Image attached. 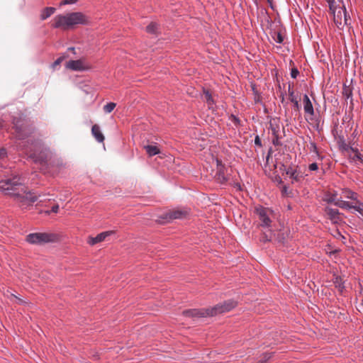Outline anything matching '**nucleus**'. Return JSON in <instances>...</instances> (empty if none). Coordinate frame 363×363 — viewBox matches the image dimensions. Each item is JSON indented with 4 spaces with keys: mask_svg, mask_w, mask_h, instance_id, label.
<instances>
[{
    "mask_svg": "<svg viewBox=\"0 0 363 363\" xmlns=\"http://www.w3.org/2000/svg\"><path fill=\"white\" fill-rule=\"evenodd\" d=\"M337 200H339L337 199V196L335 194H332L328 196V198L326 199L328 203H334L335 205V202H337Z\"/></svg>",
    "mask_w": 363,
    "mask_h": 363,
    "instance_id": "cd10ccee",
    "label": "nucleus"
},
{
    "mask_svg": "<svg viewBox=\"0 0 363 363\" xmlns=\"http://www.w3.org/2000/svg\"><path fill=\"white\" fill-rule=\"evenodd\" d=\"M271 358V355L268 354H265L262 359H260L257 363H267V361Z\"/></svg>",
    "mask_w": 363,
    "mask_h": 363,
    "instance_id": "7c9ffc66",
    "label": "nucleus"
},
{
    "mask_svg": "<svg viewBox=\"0 0 363 363\" xmlns=\"http://www.w3.org/2000/svg\"><path fill=\"white\" fill-rule=\"evenodd\" d=\"M236 306L237 303L235 301L233 300H228L209 308L186 310L183 311V315L186 317L191 318L213 316L228 312L234 308Z\"/></svg>",
    "mask_w": 363,
    "mask_h": 363,
    "instance_id": "7ed1b4c3",
    "label": "nucleus"
},
{
    "mask_svg": "<svg viewBox=\"0 0 363 363\" xmlns=\"http://www.w3.org/2000/svg\"><path fill=\"white\" fill-rule=\"evenodd\" d=\"M13 127L15 128L16 137L19 140H23L28 137L31 133L30 130L25 125L21 120H18L13 122Z\"/></svg>",
    "mask_w": 363,
    "mask_h": 363,
    "instance_id": "0eeeda50",
    "label": "nucleus"
},
{
    "mask_svg": "<svg viewBox=\"0 0 363 363\" xmlns=\"http://www.w3.org/2000/svg\"><path fill=\"white\" fill-rule=\"evenodd\" d=\"M62 60H63L62 57L58 58L57 60L55 61L53 65L54 66L59 65L61 63V62L62 61Z\"/></svg>",
    "mask_w": 363,
    "mask_h": 363,
    "instance_id": "e433bc0d",
    "label": "nucleus"
},
{
    "mask_svg": "<svg viewBox=\"0 0 363 363\" xmlns=\"http://www.w3.org/2000/svg\"><path fill=\"white\" fill-rule=\"evenodd\" d=\"M340 9L343 15V25H347L349 23L348 21L350 20V16L347 15L345 6H342L340 7Z\"/></svg>",
    "mask_w": 363,
    "mask_h": 363,
    "instance_id": "a878e982",
    "label": "nucleus"
},
{
    "mask_svg": "<svg viewBox=\"0 0 363 363\" xmlns=\"http://www.w3.org/2000/svg\"><path fill=\"white\" fill-rule=\"evenodd\" d=\"M113 234H115L114 230L102 232L98 234L96 237H89L87 240V243L89 244L90 245H94L99 242L106 240L108 237Z\"/></svg>",
    "mask_w": 363,
    "mask_h": 363,
    "instance_id": "9b49d317",
    "label": "nucleus"
},
{
    "mask_svg": "<svg viewBox=\"0 0 363 363\" xmlns=\"http://www.w3.org/2000/svg\"><path fill=\"white\" fill-rule=\"evenodd\" d=\"M4 126V121L0 119V128H2Z\"/></svg>",
    "mask_w": 363,
    "mask_h": 363,
    "instance_id": "a19ab883",
    "label": "nucleus"
},
{
    "mask_svg": "<svg viewBox=\"0 0 363 363\" xmlns=\"http://www.w3.org/2000/svg\"><path fill=\"white\" fill-rule=\"evenodd\" d=\"M303 109H304L305 113L309 116H313L314 115L313 106V104H312L309 97L308 96V95L305 94L303 96Z\"/></svg>",
    "mask_w": 363,
    "mask_h": 363,
    "instance_id": "dca6fc26",
    "label": "nucleus"
},
{
    "mask_svg": "<svg viewBox=\"0 0 363 363\" xmlns=\"http://www.w3.org/2000/svg\"><path fill=\"white\" fill-rule=\"evenodd\" d=\"M6 154L5 149H0V157H4Z\"/></svg>",
    "mask_w": 363,
    "mask_h": 363,
    "instance_id": "4c0bfd02",
    "label": "nucleus"
},
{
    "mask_svg": "<svg viewBox=\"0 0 363 363\" xmlns=\"http://www.w3.org/2000/svg\"><path fill=\"white\" fill-rule=\"evenodd\" d=\"M284 96H282V97H281V102L283 103V102H284Z\"/></svg>",
    "mask_w": 363,
    "mask_h": 363,
    "instance_id": "c03bdc74",
    "label": "nucleus"
},
{
    "mask_svg": "<svg viewBox=\"0 0 363 363\" xmlns=\"http://www.w3.org/2000/svg\"><path fill=\"white\" fill-rule=\"evenodd\" d=\"M325 213L328 218L333 223H337L340 221V213L337 209L326 207L325 208Z\"/></svg>",
    "mask_w": 363,
    "mask_h": 363,
    "instance_id": "4468645a",
    "label": "nucleus"
},
{
    "mask_svg": "<svg viewBox=\"0 0 363 363\" xmlns=\"http://www.w3.org/2000/svg\"><path fill=\"white\" fill-rule=\"evenodd\" d=\"M333 13H334V21H335V24L337 26V27L342 26L343 25V22H342L343 15H342L340 8L339 9V11L337 12V13H335V11H334Z\"/></svg>",
    "mask_w": 363,
    "mask_h": 363,
    "instance_id": "412c9836",
    "label": "nucleus"
},
{
    "mask_svg": "<svg viewBox=\"0 0 363 363\" xmlns=\"http://www.w3.org/2000/svg\"><path fill=\"white\" fill-rule=\"evenodd\" d=\"M116 103L110 102V103H108L107 104H106L104 106L103 109L105 113H110L111 112L113 111V110L116 108Z\"/></svg>",
    "mask_w": 363,
    "mask_h": 363,
    "instance_id": "b1692460",
    "label": "nucleus"
},
{
    "mask_svg": "<svg viewBox=\"0 0 363 363\" xmlns=\"http://www.w3.org/2000/svg\"><path fill=\"white\" fill-rule=\"evenodd\" d=\"M58 210H59V206L55 205L52 207L51 211L53 213H57Z\"/></svg>",
    "mask_w": 363,
    "mask_h": 363,
    "instance_id": "f704fd0d",
    "label": "nucleus"
},
{
    "mask_svg": "<svg viewBox=\"0 0 363 363\" xmlns=\"http://www.w3.org/2000/svg\"><path fill=\"white\" fill-rule=\"evenodd\" d=\"M255 143L256 145H261L260 139L259 138L258 136H257L255 138Z\"/></svg>",
    "mask_w": 363,
    "mask_h": 363,
    "instance_id": "58836bf2",
    "label": "nucleus"
},
{
    "mask_svg": "<svg viewBox=\"0 0 363 363\" xmlns=\"http://www.w3.org/2000/svg\"><path fill=\"white\" fill-rule=\"evenodd\" d=\"M355 154L354 156V160H357L362 162H363V157L361 154L358 152V150L354 151Z\"/></svg>",
    "mask_w": 363,
    "mask_h": 363,
    "instance_id": "c756f323",
    "label": "nucleus"
},
{
    "mask_svg": "<svg viewBox=\"0 0 363 363\" xmlns=\"http://www.w3.org/2000/svg\"><path fill=\"white\" fill-rule=\"evenodd\" d=\"M334 284L336 288H338L340 291H342L344 289L343 281L341 277H335L333 280Z\"/></svg>",
    "mask_w": 363,
    "mask_h": 363,
    "instance_id": "5701e85b",
    "label": "nucleus"
},
{
    "mask_svg": "<svg viewBox=\"0 0 363 363\" xmlns=\"http://www.w3.org/2000/svg\"><path fill=\"white\" fill-rule=\"evenodd\" d=\"M143 148L145 150L149 157H152L160 152L159 147L154 145H144Z\"/></svg>",
    "mask_w": 363,
    "mask_h": 363,
    "instance_id": "a211bd4d",
    "label": "nucleus"
},
{
    "mask_svg": "<svg viewBox=\"0 0 363 363\" xmlns=\"http://www.w3.org/2000/svg\"><path fill=\"white\" fill-rule=\"evenodd\" d=\"M0 190L13 197L22 209L32 206L38 199V196L28 191L18 177L0 182Z\"/></svg>",
    "mask_w": 363,
    "mask_h": 363,
    "instance_id": "f257e3e1",
    "label": "nucleus"
},
{
    "mask_svg": "<svg viewBox=\"0 0 363 363\" xmlns=\"http://www.w3.org/2000/svg\"><path fill=\"white\" fill-rule=\"evenodd\" d=\"M158 29V25L155 23L152 22L146 27V31L151 34H155L157 33Z\"/></svg>",
    "mask_w": 363,
    "mask_h": 363,
    "instance_id": "4be33fe9",
    "label": "nucleus"
},
{
    "mask_svg": "<svg viewBox=\"0 0 363 363\" xmlns=\"http://www.w3.org/2000/svg\"><path fill=\"white\" fill-rule=\"evenodd\" d=\"M289 99L294 104L295 111H299L301 106L299 104L300 97L298 94H295L292 86L289 84L288 87Z\"/></svg>",
    "mask_w": 363,
    "mask_h": 363,
    "instance_id": "ddd939ff",
    "label": "nucleus"
},
{
    "mask_svg": "<svg viewBox=\"0 0 363 363\" xmlns=\"http://www.w3.org/2000/svg\"><path fill=\"white\" fill-rule=\"evenodd\" d=\"M309 149L311 152H317V147L315 143L311 142L309 144Z\"/></svg>",
    "mask_w": 363,
    "mask_h": 363,
    "instance_id": "2f4dec72",
    "label": "nucleus"
},
{
    "mask_svg": "<svg viewBox=\"0 0 363 363\" xmlns=\"http://www.w3.org/2000/svg\"><path fill=\"white\" fill-rule=\"evenodd\" d=\"M203 94L205 100L206 101L208 106L213 105L214 104V101L210 92L208 91H204Z\"/></svg>",
    "mask_w": 363,
    "mask_h": 363,
    "instance_id": "393cba45",
    "label": "nucleus"
},
{
    "mask_svg": "<svg viewBox=\"0 0 363 363\" xmlns=\"http://www.w3.org/2000/svg\"><path fill=\"white\" fill-rule=\"evenodd\" d=\"M26 152L35 162L45 163L50 157V150L43 146L41 140L32 141L30 146L27 147Z\"/></svg>",
    "mask_w": 363,
    "mask_h": 363,
    "instance_id": "20e7f679",
    "label": "nucleus"
},
{
    "mask_svg": "<svg viewBox=\"0 0 363 363\" xmlns=\"http://www.w3.org/2000/svg\"><path fill=\"white\" fill-rule=\"evenodd\" d=\"M298 73L299 72L297 69H296V68L292 69L291 72V76L292 78L296 79L297 77Z\"/></svg>",
    "mask_w": 363,
    "mask_h": 363,
    "instance_id": "473e14b6",
    "label": "nucleus"
},
{
    "mask_svg": "<svg viewBox=\"0 0 363 363\" xmlns=\"http://www.w3.org/2000/svg\"><path fill=\"white\" fill-rule=\"evenodd\" d=\"M274 41L277 43H282L284 41V38L280 33H274V36H273Z\"/></svg>",
    "mask_w": 363,
    "mask_h": 363,
    "instance_id": "bb28decb",
    "label": "nucleus"
},
{
    "mask_svg": "<svg viewBox=\"0 0 363 363\" xmlns=\"http://www.w3.org/2000/svg\"><path fill=\"white\" fill-rule=\"evenodd\" d=\"M91 133L99 143H103L104 141V135L101 133L100 127L98 125L95 124L92 126Z\"/></svg>",
    "mask_w": 363,
    "mask_h": 363,
    "instance_id": "f3484780",
    "label": "nucleus"
},
{
    "mask_svg": "<svg viewBox=\"0 0 363 363\" xmlns=\"http://www.w3.org/2000/svg\"><path fill=\"white\" fill-rule=\"evenodd\" d=\"M271 239H272V237H271V236L269 237V238H267V236L266 235V236H264V237L263 238V241H264V242H265V241H267V240H270Z\"/></svg>",
    "mask_w": 363,
    "mask_h": 363,
    "instance_id": "ea45409f",
    "label": "nucleus"
},
{
    "mask_svg": "<svg viewBox=\"0 0 363 363\" xmlns=\"http://www.w3.org/2000/svg\"><path fill=\"white\" fill-rule=\"evenodd\" d=\"M77 1L78 0H62L60 3V6L67 5V4H76L77 2Z\"/></svg>",
    "mask_w": 363,
    "mask_h": 363,
    "instance_id": "c85d7f7f",
    "label": "nucleus"
},
{
    "mask_svg": "<svg viewBox=\"0 0 363 363\" xmlns=\"http://www.w3.org/2000/svg\"><path fill=\"white\" fill-rule=\"evenodd\" d=\"M357 203H358V206H353L351 205L348 201H345L341 199L337 200V202H335V206L342 208V209H350V208H354L355 211H358L361 214L363 213V203L359 202L357 201Z\"/></svg>",
    "mask_w": 363,
    "mask_h": 363,
    "instance_id": "f8f14e48",
    "label": "nucleus"
},
{
    "mask_svg": "<svg viewBox=\"0 0 363 363\" xmlns=\"http://www.w3.org/2000/svg\"><path fill=\"white\" fill-rule=\"evenodd\" d=\"M256 211L259 216V219L262 222V225L269 226L271 223L270 215H272V211L269 208L263 207L258 208Z\"/></svg>",
    "mask_w": 363,
    "mask_h": 363,
    "instance_id": "9d476101",
    "label": "nucleus"
},
{
    "mask_svg": "<svg viewBox=\"0 0 363 363\" xmlns=\"http://www.w3.org/2000/svg\"><path fill=\"white\" fill-rule=\"evenodd\" d=\"M189 214V211L186 208H174L168 211L167 212L163 213L160 216V219L164 220H160V222L162 223H169L175 219H183L187 217Z\"/></svg>",
    "mask_w": 363,
    "mask_h": 363,
    "instance_id": "423d86ee",
    "label": "nucleus"
},
{
    "mask_svg": "<svg viewBox=\"0 0 363 363\" xmlns=\"http://www.w3.org/2000/svg\"><path fill=\"white\" fill-rule=\"evenodd\" d=\"M284 168L285 174L291 179L292 184L301 182L304 177L303 174L291 167H286L284 165L281 166Z\"/></svg>",
    "mask_w": 363,
    "mask_h": 363,
    "instance_id": "6e6552de",
    "label": "nucleus"
},
{
    "mask_svg": "<svg viewBox=\"0 0 363 363\" xmlns=\"http://www.w3.org/2000/svg\"><path fill=\"white\" fill-rule=\"evenodd\" d=\"M55 11V9L54 7H46L45 8L40 14V18L42 20H45L49 18L51 15H52Z\"/></svg>",
    "mask_w": 363,
    "mask_h": 363,
    "instance_id": "6ab92c4d",
    "label": "nucleus"
},
{
    "mask_svg": "<svg viewBox=\"0 0 363 363\" xmlns=\"http://www.w3.org/2000/svg\"><path fill=\"white\" fill-rule=\"evenodd\" d=\"M66 67L73 71H84L90 68V67L86 64L84 59L69 60L66 63Z\"/></svg>",
    "mask_w": 363,
    "mask_h": 363,
    "instance_id": "1a4fd4ad",
    "label": "nucleus"
},
{
    "mask_svg": "<svg viewBox=\"0 0 363 363\" xmlns=\"http://www.w3.org/2000/svg\"><path fill=\"white\" fill-rule=\"evenodd\" d=\"M342 196L346 199H350L355 201L357 199V194L348 189H342Z\"/></svg>",
    "mask_w": 363,
    "mask_h": 363,
    "instance_id": "aec40b11",
    "label": "nucleus"
},
{
    "mask_svg": "<svg viewBox=\"0 0 363 363\" xmlns=\"http://www.w3.org/2000/svg\"><path fill=\"white\" fill-rule=\"evenodd\" d=\"M268 2H271V0H267Z\"/></svg>",
    "mask_w": 363,
    "mask_h": 363,
    "instance_id": "a18cd8bd",
    "label": "nucleus"
},
{
    "mask_svg": "<svg viewBox=\"0 0 363 363\" xmlns=\"http://www.w3.org/2000/svg\"><path fill=\"white\" fill-rule=\"evenodd\" d=\"M311 171H315L318 169V164L316 163H312L308 167Z\"/></svg>",
    "mask_w": 363,
    "mask_h": 363,
    "instance_id": "72a5a7b5",
    "label": "nucleus"
},
{
    "mask_svg": "<svg viewBox=\"0 0 363 363\" xmlns=\"http://www.w3.org/2000/svg\"><path fill=\"white\" fill-rule=\"evenodd\" d=\"M217 162V172L215 175V179L219 182V183H224L227 178L225 174V167L221 164V162L218 160H216Z\"/></svg>",
    "mask_w": 363,
    "mask_h": 363,
    "instance_id": "2eb2a0df",
    "label": "nucleus"
},
{
    "mask_svg": "<svg viewBox=\"0 0 363 363\" xmlns=\"http://www.w3.org/2000/svg\"><path fill=\"white\" fill-rule=\"evenodd\" d=\"M337 234L343 239H345V237L343 235H342L339 232L337 233Z\"/></svg>",
    "mask_w": 363,
    "mask_h": 363,
    "instance_id": "79ce46f5",
    "label": "nucleus"
},
{
    "mask_svg": "<svg viewBox=\"0 0 363 363\" xmlns=\"http://www.w3.org/2000/svg\"><path fill=\"white\" fill-rule=\"evenodd\" d=\"M58 240L59 237L57 234L47 232L30 233L26 238L28 243L37 245L55 242Z\"/></svg>",
    "mask_w": 363,
    "mask_h": 363,
    "instance_id": "39448f33",
    "label": "nucleus"
},
{
    "mask_svg": "<svg viewBox=\"0 0 363 363\" xmlns=\"http://www.w3.org/2000/svg\"><path fill=\"white\" fill-rule=\"evenodd\" d=\"M69 50H70L71 51H74V48H69Z\"/></svg>",
    "mask_w": 363,
    "mask_h": 363,
    "instance_id": "37998d69",
    "label": "nucleus"
},
{
    "mask_svg": "<svg viewBox=\"0 0 363 363\" xmlns=\"http://www.w3.org/2000/svg\"><path fill=\"white\" fill-rule=\"evenodd\" d=\"M276 239L278 240L279 242H283V240H284L283 234L281 235V233H278Z\"/></svg>",
    "mask_w": 363,
    "mask_h": 363,
    "instance_id": "c9c22d12",
    "label": "nucleus"
},
{
    "mask_svg": "<svg viewBox=\"0 0 363 363\" xmlns=\"http://www.w3.org/2000/svg\"><path fill=\"white\" fill-rule=\"evenodd\" d=\"M52 26L63 30H69L79 25H87L89 18L82 12H72L66 14H60L54 17Z\"/></svg>",
    "mask_w": 363,
    "mask_h": 363,
    "instance_id": "f03ea898",
    "label": "nucleus"
}]
</instances>
